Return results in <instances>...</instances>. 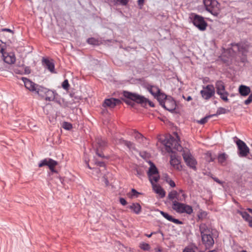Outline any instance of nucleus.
Segmentation results:
<instances>
[{
    "mask_svg": "<svg viewBox=\"0 0 252 252\" xmlns=\"http://www.w3.org/2000/svg\"><path fill=\"white\" fill-rule=\"evenodd\" d=\"M62 127L66 130H69L72 129V125L69 123L64 122L63 123Z\"/></svg>",
    "mask_w": 252,
    "mask_h": 252,
    "instance_id": "33",
    "label": "nucleus"
},
{
    "mask_svg": "<svg viewBox=\"0 0 252 252\" xmlns=\"http://www.w3.org/2000/svg\"><path fill=\"white\" fill-rule=\"evenodd\" d=\"M120 202L123 205H126V203H127L126 201L124 198H120Z\"/></svg>",
    "mask_w": 252,
    "mask_h": 252,
    "instance_id": "49",
    "label": "nucleus"
},
{
    "mask_svg": "<svg viewBox=\"0 0 252 252\" xmlns=\"http://www.w3.org/2000/svg\"><path fill=\"white\" fill-rule=\"evenodd\" d=\"M69 83L67 79L64 80L62 83V87L66 90H67L69 88Z\"/></svg>",
    "mask_w": 252,
    "mask_h": 252,
    "instance_id": "41",
    "label": "nucleus"
},
{
    "mask_svg": "<svg viewBox=\"0 0 252 252\" xmlns=\"http://www.w3.org/2000/svg\"><path fill=\"white\" fill-rule=\"evenodd\" d=\"M57 95L56 92L48 89L44 97L46 100L51 101L55 99Z\"/></svg>",
    "mask_w": 252,
    "mask_h": 252,
    "instance_id": "19",
    "label": "nucleus"
},
{
    "mask_svg": "<svg viewBox=\"0 0 252 252\" xmlns=\"http://www.w3.org/2000/svg\"><path fill=\"white\" fill-rule=\"evenodd\" d=\"M172 209L178 213H187L189 215L193 212L191 206L186 204L180 203L177 200L173 201Z\"/></svg>",
    "mask_w": 252,
    "mask_h": 252,
    "instance_id": "3",
    "label": "nucleus"
},
{
    "mask_svg": "<svg viewBox=\"0 0 252 252\" xmlns=\"http://www.w3.org/2000/svg\"><path fill=\"white\" fill-rule=\"evenodd\" d=\"M103 178H104V182H105L106 185L107 186L109 183L108 180L105 177H104Z\"/></svg>",
    "mask_w": 252,
    "mask_h": 252,
    "instance_id": "57",
    "label": "nucleus"
},
{
    "mask_svg": "<svg viewBox=\"0 0 252 252\" xmlns=\"http://www.w3.org/2000/svg\"><path fill=\"white\" fill-rule=\"evenodd\" d=\"M160 214L165 218L166 219V220H168L169 221H170V220H171L172 218V216L169 215L168 213H165L163 211H160Z\"/></svg>",
    "mask_w": 252,
    "mask_h": 252,
    "instance_id": "37",
    "label": "nucleus"
},
{
    "mask_svg": "<svg viewBox=\"0 0 252 252\" xmlns=\"http://www.w3.org/2000/svg\"><path fill=\"white\" fill-rule=\"evenodd\" d=\"M239 93L244 96L248 95L251 93V89L249 87L241 85L239 87Z\"/></svg>",
    "mask_w": 252,
    "mask_h": 252,
    "instance_id": "20",
    "label": "nucleus"
},
{
    "mask_svg": "<svg viewBox=\"0 0 252 252\" xmlns=\"http://www.w3.org/2000/svg\"><path fill=\"white\" fill-rule=\"evenodd\" d=\"M226 112V110L222 107H220L218 109L217 113L215 115H220L222 114H225Z\"/></svg>",
    "mask_w": 252,
    "mask_h": 252,
    "instance_id": "40",
    "label": "nucleus"
},
{
    "mask_svg": "<svg viewBox=\"0 0 252 252\" xmlns=\"http://www.w3.org/2000/svg\"><path fill=\"white\" fill-rule=\"evenodd\" d=\"M215 94V87L213 85L203 86L202 90L200 91V94L202 98L205 100H209L213 97Z\"/></svg>",
    "mask_w": 252,
    "mask_h": 252,
    "instance_id": "7",
    "label": "nucleus"
},
{
    "mask_svg": "<svg viewBox=\"0 0 252 252\" xmlns=\"http://www.w3.org/2000/svg\"><path fill=\"white\" fill-rule=\"evenodd\" d=\"M131 191L133 193V195H136V194H139V192H137L135 189H131Z\"/></svg>",
    "mask_w": 252,
    "mask_h": 252,
    "instance_id": "54",
    "label": "nucleus"
},
{
    "mask_svg": "<svg viewBox=\"0 0 252 252\" xmlns=\"http://www.w3.org/2000/svg\"><path fill=\"white\" fill-rule=\"evenodd\" d=\"M183 252H195V251L192 248L187 247L184 249Z\"/></svg>",
    "mask_w": 252,
    "mask_h": 252,
    "instance_id": "48",
    "label": "nucleus"
},
{
    "mask_svg": "<svg viewBox=\"0 0 252 252\" xmlns=\"http://www.w3.org/2000/svg\"><path fill=\"white\" fill-rule=\"evenodd\" d=\"M140 248L144 251H148L150 250V246L147 243H142L140 244Z\"/></svg>",
    "mask_w": 252,
    "mask_h": 252,
    "instance_id": "35",
    "label": "nucleus"
},
{
    "mask_svg": "<svg viewBox=\"0 0 252 252\" xmlns=\"http://www.w3.org/2000/svg\"><path fill=\"white\" fill-rule=\"evenodd\" d=\"M182 156L187 165L194 170L196 169L197 161L188 150H184Z\"/></svg>",
    "mask_w": 252,
    "mask_h": 252,
    "instance_id": "6",
    "label": "nucleus"
},
{
    "mask_svg": "<svg viewBox=\"0 0 252 252\" xmlns=\"http://www.w3.org/2000/svg\"><path fill=\"white\" fill-rule=\"evenodd\" d=\"M113 1L114 4L120 3L122 5H126L128 3L129 0H113Z\"/></svg>",
    "mask_w": 252,
    "mask_h": 252,
    "instance_id": "34",
    "label": "nucleus"
},
{
    "mask_svg": "<svg viewBox=\"0 0 252 252\" xmlns=\"http://www.w3.org/2000/svg\"><path fill=\"white\" fill-rule=\"evenodd\" d=\"M214 160V159L212 158H211L210 159L208 160L209 162H211Z\"/></svg>",
    "mask_w": 252,
    "mask_h": 252,
    "instance_id": "62",
    "label": "nucleus"
},
{
    "mask_svg": "<svg viewBox=\"0 0 252 252\" xmlns=\"http://www.w3.org/2000/svg\"><path fill=\"white\" fill-rule=\"evenodd\" d=\"M5 46V44L2 42L1 40H0V53H1V55L4 53V48Z\"/></svg>",
    "mask_w": 252,
    "mask_h": 252,
    "instance_id": "44",
    "label": "nucleus"
},
{
    "mask_svg": "<svg viewBox=\"0 0 252 252\" xmlns=\"http://www.w3.org/2000/svg\"><path fill=\"white\" fill-rule=\"evenodd\" d=\"M96 148L101 150L107 146V142L104 139L101 137H98L96 139Z\"/></svg>",
    "mask_w": 252,
    "mask_h": 252,
    "instance_id": "24",
    "label": "nucleus"
},
{
    "mask_svg": "<svg viewBox=\"0 0 252 252\" xmlns=\"http://www.w3.org/2000/svg\"><path fill=\"white\" fill-rule=\"evenodd\" d=\"M87 42L89 44L92 45H95L97 44V40L94 38H90L88 39Z\"/></svg>",
    "mask_w": 252,
    "mask_h": 252,
    "instance_id": "43",
    "label": "nucleus"
},
{
    "mask_svg": "<svg viewBox=\"0 0 252 252\" xmlns=\"http://www.w3.org/2000/svg\"><path fill=\"white\" fill-rule=\"evenodd\" d=\"M170 162L171 165L175 168H179V164L180 163V160L174 156H171Z\"/></svg>",
    "mask_w": 252,
    "mask_h": 252,
    "instance_id": "25",
    "label": "nucleus"
},
{
    "mask_svg": "<svg viewBox=\"0 0 252 252\" xmlns=\"http://www.w3.org/2000/svg\"><path fill=\"white\" fill-rule=\"evenodd\" d=\"M228 94H229L226 91H225L223 93H221L219 94V95L220 96V97L223 100H224V101H226V102L228 101V99L227 98Z\"/></svg>",
    "mask_w": 252,
    "mask_h": 252,
    "instance_id": "32",
    "label": "nucleus"
},
{
    "mask_svg": "<svg viewBox=\"0 0 252 252\" xmlns=\"http://www.w3.org/2000/svg\"><path fill=\"white\" fill-rule=\"evenodd\" d=\"M206 9L212 15L217 16L220 13V4L216 0H207L204 1Z\"/></svg>",
    "mask_w": 252,
    "mask_h": 252,
    "instance_id": "4",
    "label": "nucleus"
},
{
    "mask_svg": "<svg viewBox=\"0 0 252 252\" xmlns=\"http://www.w3.org/2000/svg\"><path fill=\"white\" fill-rule=\"evenodd\" d=\"M128 207L136 214H139L141 212V207L138 203H133Z\"/></svg>",
    "mask_w": 252,
    "mask_h": 252,
    "instance_id": "22",
    "label": "nucleus"
},
{
    "mask_svg": "<svg viewBox=\"0 0 252 252\" xmlns=\"http://www.w3.org/2000/svg\"><path fill=\"white\" fill-rule=\"evenodd\" d=\"M199 231L201 233L202 242L205 247L206 249L212 248L215 243L213 235L216 230L209 225L202 223L199 225Z\"/></svg>",
    "mask_w": 252,
    "mask_h": 252,
    "instance_id": "1",
    "label": "nucleus"
},
{
    "mask_svg": "<svg viewBox=\"0 0 252 252\" xmlns=\"http://www.w3.org/2000/svg\"><path fill=\"white\" fill-rule=\"evenodd\" d=\"M176 106V105L175 100L171 97L165 99V102H164L162 105L163 107L170 112H172L175 109Z\"/></svg>",
    "mask_w": 252,
    "mask_h": 252,
    "instance_id": "10",
    "label": "nucleus"
},
{
    "mask_svg": "<svg viewBox=\"0 0 252 252\" xmlns=\"http://www.w3.org/2000/svg\"><path fill=\"white\" fill-rule=\"evenodd\" d=\"M171 222H173L176 224H183V222L181 220H179L178 219H174L173 218V217L172 218L171 220H170Z\"/></svg>",
    "mask_w": 252,
    "mask_h": 252,
    "instance_id": "45",
    "label": "nucleus"
},
{
    "mask_svg": "<svg viewBox=\"0 0 252 252\" xmlns=\"http://www.w3.org/2000/svg\"><path fill=\"white\" fill-rule=\"evenodd\" d=\"M191 99H192V97L190 96H189L187 98V101H189V100H191Z\"/></svg>",
    "mask_w": 252,
    "mask_h": 252,
    "instance_id": "60",
    "label": "nucleus"
},
{
    "mask_svg": "<svg viewBox=\"0 0 252 252\" xmlns=\"http://www.w3.org/2000/svg\"><path fill=\"white\" fill-rule=\"evenodd\" d=\"M123 94L124 96L127 99L125 100V102L132 106L134 104V102L143 104L147 101L146 98L137 94L124 91Z\"/></svg>",
    "mask_w": 252,
    "mask_h": 252,
    "instance_id": "2",
    "label": "nucleus"
},
{
    "mask_svg": "<svg viewBox=\"0 0 252 252\" xmlns=\"http://www.w3.org/2000/svg\"><path fill=\"white\" fill-rule=\"evenodd\" d=\"M100 149H98V148H96V154L98 155V156L100 157H104V156L101 154V153H99V150Z\"/></svg>",
    "mask_w": 252,
    "mask_h": 252,
    "instance_id": "52",
    "label": "nucleus"
},
{
    "mask_svg": "<svg viewBox=\"0 0 252 252\" xmlns=\"http://www.w3.org/2000/svg\"><path fill=\"white\" fill-rule=\"evenodd\" d=\"M153 190L157 193L158 194L161 198H163L165 195V191L159 185L157 184H153L152 185Z\"/></svg>",
    "mask_w": 252,
    "mask_h": 252,
    "instance_id": "17",
    "label": "nucleus"
},
{
    "mask_svg": "<svg viewBox=\"0 0 252 252\" xmlns=\"http://www.w3.org/2000/svg\"><path fill=\"white\" fill-rule=\"evenodd\" d=\"M3 61L9 64H12L15 63L16 58L13 53L4 52L2 55Z\"/></svg>",
    "mask_w": 252,
    "mask_h": 252,
    "instance_id": "12",
    "label": "nucleus"
},
{
    "mask_svg": "<svg viewBox=\"0 0 252 252\" xmlns=\"http://www.w3.org/2000/svg\"><path fill=\"white\" fill-rule=\"evenodd\" d=\"M124 145L126 146L130 150L134 149V144L130 141L126 140Z\"/></svg>",
    "mask_w": 252,
    "mask_h": 252,
    "instance_id": "36",
    "label": "nucleus"
},
{
    "mask_svg": "<svg viewBox=\"0 0 252 252\" xmlns=\"http://www.w3.org/2000/svg\"><path fill=\"white\" fill-rule=\"evenodd\" d=\"M43 62H44L46 67L51 72H54L55 68L54 63L50 62L49 60L45 59H43Z\"/></svg>",
    "mask_w": 252,
    "mask_h": 252,
    "instance_id": "27",
    "label": "nucleus"
},
{
    "mask_svg": "<svg viewBox=\"0 0 252 252\" xmlns=\"http://www.w3.org/2000/svg\"><path fill=\"white\" fill-rule=\"evenodd\" d=\"M93 174L95 175L98 178H99L101 175L100 169L98 168H93Z\"/></svg>",
    "mask_w": 252,
    "mask_h": 252,
    "instance_id": "39",
    "label": "nucleus"
},
{
    "mask_svg": "<svg viewBox=\"0 0 252 252\" xmlns=\"http://www.w3.org/2000/svg\"><path fill=\"white\" fill-rule=\"evenodd\" d=\"M154 233H155V232H152L151 234H146V236H147V237H148V238H150V237H151L152 236V235L153 234H154Z\"/></svg>",
    "mask_w": 252,
    "mask_h": 252,
    "instance_id": "59",
    "label": "nucleus"
},
{
    "mask_svg": "<svg viewBox=\"0 0 252 252\" xmlns=\"http://www.w3.org/2000/svg\"><path fill=\"white\" fill-rule=\"evenodd\" d=\"M2 31H7V32H12V31L9 29H2Z\"/></svg>",
    "mask_w": 252,
    "mask_h": 252,
    "instance_id": "58",
    "label": "nucleus"
},
{
    "mask_svg": "<svg viewBox=\"0 0 252 252\" xmlns=\"http://www.w3.org/2000/svg\"><path fill=\"white\" fill-rule=\"evenodd\" d=\"M171 140L172 141V143H170L169 140L165 144L166 150H167V151H171L172 148L175 149L177 151H181L182 149V147L180 145V144H179V143L175 140Z\"/></svg>",
    "mask_w": 252,
    "mask_h": 252,
    "instance_id": "11",
    "label": "nucleus"
},
{
    "mask_svg": "<svg viewBox=\"0 0 252 252\" xmlns=\"http://www.w3.org/2000/svg\"><path fill=\"white\" fill-rule=\"evenodd\" d=\"M182 196H183L182 198L179 197L178 192L177 191L174 190H172L171 191L169 192V193L168 194V198L170 200L172 201V202L173 201H174L175 200L174 199H175L176 200H177L178 201H184L185 199L187 196L185 194L183 193Z\"/></svg>",
    "mask_w": 252,
    "mask_h": 252,
    "instance_id": "14",
    "label": "nucleus"
},
{
    "mask_svg": "<svg viewBox=\"0 0 252 252\" xmlns=\"http://www.w3.org/2000/svg\"><path fill=\"white\" fill-rule=\"evenodd\" d=\"M149 104L150 105V106H151L152 107L154 106V105L153 104H152V103H151V102L149 103Z\"/></svg>",
    "mask_w": 252,
    "mask_h": 252,
    "instance_id": "64",
    "label": "nucleus"
},
{
    "mask_svg": "<svg viewBox=\"0 0 252 252\" xmlns=\"http://www.w3.org/2000/svg\"><path fill=\"white\" fill-rule=\"evenodd\" d=\"M144 2V0H138L137 3L140 8H141L142 6L143 5Z\"/></svg>",
    "mask_w": 252,
    "mask_h": 252,
    "instance_id": "50",
    "label": "nucleus"
},
{
    "mask_svg": "<svg viewBox=\"0 0 252 252\" xmlns=\"http://www.w3.org/2000/svg\"><path fill=\"white\" fill-rule=\"evenodd\" d=\"M125 140H124V139L123 138H117V139H114V142L116 144H118V145H124V143H125Z\"/></svg>",
    "mask_w": 252,
    "mask_h": 252,
    "instance_id": "38",
    "label": "nucleus"
},
{
    "mask_svg": "<svg viewBox=\"0 0 252 252\" xmlns=\"http://www.w3.org/2000/svg\"><path fill=\"white\" fill-rule=\"evenodd\" d=\"M150 93L155 97L160 92V89L157 86H150L148 87Z\"/></svg>",
    "mask_w": 252,
    "mask_h": 252,
    "instance_id": "26",
    "label": "nucleus"
},
{
    "mask_svg": "<svg viewBox=\"0 0 252 252\" xmlns=\"http://www.w3.org/2000/svg\"><path fill=\"white\" fill-rule=\"evenodd\" d=\"M48 89L37 85L35 92L39 96L44 97Z\"/></svg>",
    "mask_w": 252,
    "mask_h": 252,
    "instance_id": "23",
    "label": "nucleus"
},
{
    "mask_svg": "<svg viewBox=\"0 0 252 252\" xmlns=\"http://www.w3.org/2000/svg\"><path fill=\"white\" fill-rule=\"evenodd\" d=\"M238 213L241 215L242 218L249 222V226L252 227V217H251L247 212L238 211Z\"/></svg>",
    "mask_w": 252,
    "mask_h": 252,
    "instance_id": "18",
    "label": "nucleus"
},
{
    "mask_svg": "<svg viewBox=\"0 0 252 252\" xmlns=\"http://www.w3.org/2000/svg\"><path fill=\"white\" fill-rule=\"evenodd\" d=\"M136 175L140 177L141 175H142V172L138 169H136Z\"/></svg>",
    "mask_w": 252,
    "mask_h": 252,
    "instance_id": "55",
    "label": "nucleus"
},
{
    "mask_svg": "<svg viewBox=\"0 0 252 252\" xmlns=\"http://www.w3.org/2000/svg\"><path fill=\"white\" fill-rule=\"evenodd\" d=\"M157 173H158V169L156 166L153 163H152V164H151V166L149 169L148 175L150 176L152 174H155Z\"/></svg>",
    "mask_w": 252,
    "mask_h": 252,
    "instance_id": "30",
    "label": "nucleus"
},
{
    "mask_svg": "<svg viewBox=\"0 0 252 252\" xmlns=\"http://www.w3.org/2000/svg\"><path fill=\"white\" fill-rule=\"evenodd\" d=\"M96 164L100 166V167H104L105 166V164L102 161H98V162H96Z\"/></svg>",
    "mask_w": 252,
    "mask_h": 252,
    "instance_id": "51",
    "label": "nucleus"
},
{
    "mask_svg": "<svg viewBox=\"0 0 252 252\" xmlns=\"http://www.w3.org/2000/svg\"><path fill=\"white\" fill-rule=\"evenodd\" d=\"M155 97L157 98L161 106L164 102H165V99L168 98L164 94L161 92H160Z\"/></svg>",
    "mask_w": 252,
    "mask_h": 252,
    "instance_id": "29",
    "label": "nucleus"
},
{
    "mask_svg": "<svg viewBox=\"0 0 252 252\" xmlns=\"http://www.w3.org/2000/svg\"><path fill=\"white\" fill-rule=\"evenodd\" d=\"M217 93L219 94L225 91L224 83L222 81H217L216 83Z\"/></svg>",
    "mask_w": 252,
    "mask_h": 252,
    "instance_id": "21",
    "label": "nucleus"
},
{
    "mask_svg": "<svg viewBox=\"0 0 252 252\" xmlns=\"http://www.w3.org/2000/svg\"><path fill=\"white\" fill-rule=\"evenodd\" d=\"M148 177L149 180L152 185H153V184H156V183L158 182L159 179V175H158V173L152 174L151 175L148 176Z\"/></svg>",
    "mask_w": 252,
    "mask_h": 252,
    "instance_id": "28",
    "label": "nucleus"
},
{
    "mask_svg": "<svg viewBox=\"0 0 252 252\" xmlns=\"http://www.w3.org/2000/svg\"><path fill=\"white\" fill-rule=\"evenodd\" d=\"M22 80L24 82L25 86L27 89L32 92H35L37 86V84L25 77H22Z\"/></svg>",
    "mask_w": 252,
    "mask_h": 252,
    "instance_id": "15",
    "label": "nucleus"
},
{
    "mask_svg": "<svg viewBox=\"0 0 252 252\" xmlns=\"http://www.w3.org/2000/svg\"><path fill=\"white\" fill-rule=\"evenodd\" d=\"M58 162L51 158H47L41 160L39 164V167L47 165L50 170L53 172H55L56 170L54 167L57 165Z\"/></svg>",
    "mask_w": 252,
    "mask_h": 252,
    "instance_id": "9",
    "label": "nucleus"
},
{
    "mask_svg": "<svg viewBox=\"0 0 252 252\" xmlns=\"http://www.w3.org/2000/svg\"><path fill=\"white\" fill-rule=\"evenodd\" d=\"M213 179H214V180L215 182H216L217 183H219V184H222V182H221V181H220L218 178H216V177L213 178Z\"/></svg>",
    "mask_w": 252,
    "mask_h": 252,
    "instance_id": "53",
    "label": "nucleus"
},
{
    "mask_svg": "<svg viewBox=\"0 0 252 252\" xmlns=\"http://www.w3.org/2000/svg\"><path fill=\"white\" fill-rule=\"evenodd\" d=\"M166 182L168 183V184L172 187V188H174L176 186V184L175 183V182L172 180L171 179H167L166 180Z\"/></svg>",
    "mask_w": 252,
    "mask_h": 252,
    "instance_id": "47",
    "label": "nucleus"
},
{
    "mask_svg": "<svg viewBox=\"0 0 252 252\" xmlns=\"http://www.w3.org/2000/svg\"><path fill=\"white\" fill-rule=\"evenodd\" d=\"M25 72L27 74H29L30 73V70L29 67H26L25 69Z\"/></svg>",
    "mask_w": 252,
    "mask_h": 252,
    "instance_id": "56",
    "label": "nucleus"
},
{
    "mask_svg": "<svg viewBox=\"0 0 252 252\" xmlns=\"http://www.w3.org/2000/svg\"><path fill=\"white\" fill-rule=\"evenodd\" d=\"M193 25L200 31H204L207 26L204 18L195 13H191L189 16Z\"/></svg>",
    "mask_w": 252,
    "mask_h": 252,
    "instance_id": "5",
    "label": "nucleus"
},
{
    "mask_svg": "<svg viewBox=\"0 0 252 252\" xmlns=\"http://www.w3.org/2000/svg\"><path fill=\"white\" fill-rule=\"evenodd\" d=\"M238 148V154L240 157H246L250 153V149L242 140L238 139L236 141Z\"/></svg>",
    "mask_w": 252,
    "mask_h": 252,
    "instance_id": "8",
    "label": "nucleus"
},
{
    "mask_svg": "<svg viewBox=\"0 0 252 252\" xmlns=\"http://www.w3.org/2000/svg\"><path fill=\"white\" fill-rule=\"evenodd\" d=\"M87 167H88L89 168L91 169V167L90 166V165H89V163H87Z\"/></svg>",
    "mask_w": 252,
    "mask_h": 252,
    "instance_id": "63",
    "label": "nucleus"
},
{
    "mask_svg": "<svg viewBox=\"0 0 252 252\" xmlns=\"http://www.w3.org/2000/svg\"><path fill=\"white\" fill-rule=\"evenodd\" d=\"M227 155L225 153H221L219 155L218 159V161L220 164H223L227 158Z\"/></svg>",
    "mask_w": 252,
    "mask_h": 252,
    "instance_id": "31",
    "label": "nucleus"
},
{
    "mask_svg": "<svg viewBox=\"0 0 252 252\" xmlns=\"http://www.w3.org/2000/svg\"><path fill=\"white\" fill-rule=\"evenodd\" d=\"M121 103V100L117 98H110L106 99L104 100L103 103L104 107H109L111 108H114L117 105Z\"/></svg>",
    "mask_w": 252,
    "mask_h": 252,
    "instance_id": "16",
    "label": "nucleus"
},
{
    "mask_svg": "<svg viewBox=\"0 0 252 252\" xmlns=\"http://www.w3.org/2000/svg\"><path fill=\"white\" fill-rule=\"evenodd\" d=\"M233 50H237L238 52L242 55H245L248 52V47L247 45L243 43H232Z\"/></svg>",
    "mask_w": 252,
    "mask_h": 252,
    "instance_id": "13",
    "label": "nucleus"
},
{
    "mask_svg": "<svg viewBox=\"0 0 252 252\" xmlns=\"http://www.w3.org/2000/svg\"><path fill=\"white\" fill-rule=\"evenodd\" d=\"M135 138L137 139H140L143 138V136L141 134L137 131H135L134 133Z\"/></svg>",
    "mask_w": 252,
    "mask_h": 252,
    "instance_id": "46",
    "label": "nucleus"
},
{
    "mask_svg": "<svg viewBox=\"0 0 252 252\" xmlns=\"http://www.w3.org/2000/svg\"><path fill=\"white\" fill-rule=\"evenodd\" d=\"M248 211H249L250 213H251V214H252V209H251V208H248Z\"/></svg>",
    "mask_w": 252,
    "mask_h": 252,
    "instance_id": "61",
    "label": "nucleus"
},
{
    "mask_svg": "<svg viewBox=\"0 0 252 252\" xmlns=\"http://www.w3.org/2000/svg\"><path fill=\"white\" fill-rule=\"evenodd\" d=\"M210 117H211L210 116H206V117L200 119L198 122L199 124H201V125L204 124L207 122L208 119Z\"/></svg>",
    "mask_w": 252,
    "mask_h": 252,
    "instance_id": "42",
    "label": "nucleus"
}]
</instances>
